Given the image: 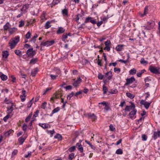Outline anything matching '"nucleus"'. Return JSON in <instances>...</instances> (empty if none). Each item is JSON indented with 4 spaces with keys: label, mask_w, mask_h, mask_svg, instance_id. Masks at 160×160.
I'll return each mask as SVG.
<instances>
[{
    "label": "nucleus",
    "mask_w": 160,
    "mask_h": 160,
    "mask_svg": "<svg viewBox=\"0 0 160 160\" xmlns=\"http://www.w3.org/2000/svg\"><path fill=\"white\" fill-rule=\"evenodd\" d=\"M19 40L20 37L18 36L12 39L9 42L10 48L11 49L14 48L19 42Z\"/></svg>",
    "instance_id": "f257e3e1"
},
{
    "label": "nucleus",
    "mask_w": 160,
    "mask_h": 160,
    "mask_svg": "<svg viewBox=\"0 0 160 160\" xmlns=\"http://www.w3.org/2000/svg\"><path fill=\"white\" fill-rule=\"evenodd\" d=\"M149 69L151 72L157 74L159 72V68L152 65L149 67Z\"/></svg>",
    "instance_id": "f03ea898"
},
{
    "label": "nucleus",
    "mask_w": 160,
    "mask_h": 160,
    "mask_svg": "<svg viewBox=\"0 0 160 160\" xmlns=\"http://www.w3.org/2000/svg\"><path fill=\"white\" fill-rule=\"evenodd\" d=\"M35 52L32 48H30L27 51V54L28 57H32L35 54Z\"/></svg>",
    "instance_id": "7ed1b4c3"
},
{
    "label": "nucleus",
    "mask_w": 160,
    "mask_h": 160,
    "mask_svg": "<svg viewBox=\"0 0 160 160\" xmlns=\"http://www.w3.org/2000/svg\"><path fill=\"white\" fill-rule=\"evenodd\" d=\"M140 103L141 104L144 105L145 108L148 109L149 108L151 102H145V100H142Z\"/></svg>",
    "instance_id": "20e7f679"
},
{
    "label": "nucleus",
    "mask_w": 160,
    "mask_h": 160,
    "mask_svg": "<svg viewBox=\"0 0 160 160\" xmlns=\"http://www.w3.org/2000/svg\"><path fill=\"white\" fill-rule=\"evenodd\" d=\"M147 23L149 26L148 27H146V29L148 30H150L151 28H152L155 24L154 22L152 20H150Z\"/></svg>",
    "instance_id": "39448f33"
},
{
    "label": "nucleus",
    "mask_w": 160,
    "mask_h": 160,
    "mask_svg": "<svg viewBox=\"0 0 160 160\" xmlns=\"http://www.w3.org/2000/svg\"><path fill=\"white\" fill-rule=\"evenodd\" d=\"M89 22L93 24H95L96 23L95 19H93L92 20L91 17H88L86 18L85 23H87Z\"/></svg>",
    "instance_id": "423d86ee"
},
{
    "label": "nucleus",
    "mask_w": 160,
    "mask_h": 160,
    "mask_svg": "<svg viewBox=\"0 0 160 160\" xmlns=\"http://www.w3.org/2000/svg\"><path fill=\"white\" fill-rule=\"evenodd\" d=\"M82 82V79L80 78H78L77 80L74 81L73 85L74 87H77L79 85V84Z\"/></svg>",
    "instance_id": "0eeeda50"
},
{
    "label": "nucleus",
    "mask_w": 160,
    "mask_h": 160,
    "mask_svg": "<svg viewBox=\"0 0 160 160\" xmlns=\"http://www.w3.org/2000/svg\"><path fill=\"white\" fill-rule=\"evenodd\" d=\"M54 42H55L54 40L48 41L44 42L42 44V45L43 46L48 47L52 45Z\"/></svg>",
    "instance_id": "6e6552de"
},
{
    "label": "nucleus",
    "mask_w": 160,
    "mask_h": 160,
    "mask_svg": "<svg viewBox=\"0 0 160 160\" xmlns=\"http://www.w3.org/2000/svg\"><path fill=\"white\" fill-rule=\"evenodd\" d=\"M135 79L133 77H131V78H127L126 79V85H128L133 83Z\"/></svg>",
    "instance_id": "1a4fd4ad"
},
{
    "label": "nucleus",
    "mask_w": 160,
    "mask_h": 160,
    "mask_svg": "<svg viewBox=\"0 0 160 160\" xmlns=\"http://www.w3.org/2000/svg\"><path fill=\"white\" fill-rule=\"evenodd\" d=\"M148 7L146 6L144 8L143 13H140L139 15L141 17H144L148 13Z\"/></svg>",
    "instance_id": "9d476101"
},
{
    "label": "nucleus",
    "mask_w": 160,
    "mask_h": 160,
    "mask_svg": "<svg viewBox=\"0 0 160 160\" xmlns=\"http://www.w3.org/2000/svg\"><path fill=\"white\" fill-rule=\"evenodd\" d=\"M13 104L10 105V106L7 107V112L8 114L11 113L14 110Z\"/></svg>",
    "instance_id": "9b49d317"
},
{
    "label": "nucleus",
    "mask_w": 160,
    "mask_h": 160,
    "mask_svg": "<svg viewBox=\"0 0 160 160\" xmlns=\"http://www.w3.org/2000/svg\"><path fill=\"white\" fill-rule=\"evenodd\" d=\"M76 147H77L78 150L81 152H82L83 151V148L82 145L79 143H77L76 144Z\"/></svg>",
    "instance_id": "f8f14e48"
},
{
    "label": "nucleus",
    "mask_w": 160,
    "mask_h": 160,
    "mask_svg": "<svg viewBox=\"0 0 160 160\" xmlns=\"http://www.w3.org/2000/svg\"><path fill=\"white\" fill-rule=\"evenodd\" d=\"M26 95V91L25 90H22V94L20 95V97L21 98V100L22 102L24 101L25 100Z\"/></svg>",
    "instance_id": "ddd939ff"
},
{
    "label": "nucleus",
    "mask_w": 160,
    "mask_h": 160,
    "mask_svg": "<svg viewBox=\"0 0 160 160\" xmlns=\"http://www.w3.org/2000/svg\"><path fill=\"white\" fill-rule=\"evenodd\" d=\"M158 137L160 138V131H158L157 132H154L153 136V138L155 139H156Z\"/></svg>",
    "instance_id": "4468645a"
},
{
    "label": "nucleus",
    "mask_w": 160,
    "mask_h": 160,
    "mask_svg": "<svg viewBox=\"0 0 160 160\" xmlns=\"http://www.w3.org/2000/svg\"><path fill=\"white\" fill-rule=\"evenodd\" d=\"M60 97V95L59 94L56 93L53 95V96L50 98L51 100L54 101L55 99L58 98Z\"/></svg>",
    "instance_id": "2eb2a0df"
},
{
    "label": "nucleus",
    "mask_w": 160,
    "mask_h": 160,
    "mask_svg": "<svg viewBox=\"0 0 160 160\" xmlns=\"http://www.w3.org/2000/svg\"><path fill=\"white\" fill-rule=\"evenodd\" d=\"M135 108V106L133 103L132 104L131 106H127L125 110L128 111H130L131 110L134 109Z\"/></svg>",
    "instance_id": "dca6fc26"
},
{
    "label": "nucleus",
    "mask_w": 160,
    "mask_h": 160,
    "mask_svg": "<svg viewBox=\"0 0 160 160\" xmlns=\"http://www.w3.org/2000/svg\"><path fill=\"white\" fill-rule=\"evenodd\" d=\"M124 45H118L116 48V50L118 51H121L123 50Z\"/></svg>",
    "instance_id": "f3484780"
},
{
    "label": "nucleus",
    "mask_w": 160,
    "mask_h": 160,
    "mask_svg": "<svg viewBox=\"0 0 160 160\" xmlns=\"http://www.w3.org/2000/svg\"><path fill=\"white\" fill-rule=\"evenodd\" d=\"M65 31V30L64 28L62 27H59L58 30L57 31V34H60L63 33Z\"/></svg>",
    "instance_id": "a211bd4d"
},
{
    "label": "nucleus",
    "mask_w": 160,
    "mask_h": 160,
    "mask_svg": "<svg viewBox=\"0 0 160 160\" xmlns=\"http://www.w3.org/2000/svg\"><path fill=\"white\" fill-rule=\"evenodd\" d=\"M39 125L43 128H48L50 127L49 124L46 123H39Z\"/></svg>",
    "instance_id": "6ab92c4d"
},
{
    "label": "nucleus",
    "mask_w": 160,
    "mask_h": 160,
    "mask_svg": "<svg viewBox=\"0 0 160 160\" xmlns=\"http://www.w3.org/2000/svg\"><path fill=\"white\" fill-rule=\"evenodd\" d=\"M0 77L3 81H6L8 79L7 76L1 72H0Z\"/></svg>",
    "instance_id": "aec40b11"
},
{
    "label": "nucleus",
    "mask_w": 160,
    "mask_h": 160,
    "mask_svg": "<svg viewBox=\"0 0 160 160\" xmlns=\"http://www.w3.org/2000/svg\"><path fill=\"white\" fill-rule=\"evenodd\" d=\"M133 110L130 112L129 114V116L130 118H132L136 114L137 112V110L135 109H133Z\"/></svg>",
    "instance_id": "412c9836"
},
{
    "label": "nucleus",
    "mask_w": 160,
    "mask_h": 160,
    "mask_svg": "<svg viewBox=\"0 0 160 160\" xmlns=\"http://www.w3.org/2000/svg\"><path fill=\"white\" fill-rule=\"evenodd\" d=\"M10 24L8 22H7L5 25L3 26V29L4 31H7L10 28Z\"/></svg>",
    "instance_id": "4be33fe9"
},
{
    "label": "nucleus",
    "mask_w": 160,
    "mask_h": 160,
    "mask_svg": "<svg viewBox=\"0 0 160 160\" xmlns=\"http://www.w3.org/2000/svg\"><path fill=\"white\" fill-rule=\"evenodd\" d=\"M41 18L42 22H43L47 19L46 13L45 12H43L41 16Z\"/></svg>",
    "instance_id": "5701e85b"
},
{
    "label": "nucleus",
    "mask_w": 160,
    "mask_h": 160,
    "mask_svg": "<svg viewBox=\"0 0 160 160\" xmlns=\"http://www.w3.org/2000/svg\"><path fill=\"white\" fill-rule=\"evenodd\" d=\"M17 30V28H16L13 27L12 28H10L9 29L8 31L9 33L10 34H13L14 32H15Z\"/></svg>",
    "instance_id": "b1692460"
},
{
    "label": "nucleus",
    "mask_w": 160,
    "mask_h": 160,
    "mask_svg": "<svg viewBox=\"0 0 160 160\" xmlns=\"http://www.w3.org/2000/svg\"><path fill=\"white\" fill-rule=\"evenodd\" d=\"M112 75V72H109L106 73L105 76L106 77H107L109 80H110L111 79Z\"/></svg>",
    "instance_id": "393cba45"
},
{
    "label": "nucleus",
    "mask_w": 160,
    "mask_h": 160,
    "mask_svg": "<svg viewBox=\"0 0 160 160\" xmlns=\"http://www.w3.org/2000/svg\"><path fill=\"white\" fill-rule=\"evenodd\" d=\"M4 102L7 104H9L11 105V104H13V103L12 102V101L10 99H8L7 98H6L5 99L4 101Z\"/></svg>",
    "instance_id": "a878e982"
},
{
    "label": "nucleus",
    "mask_w": 160,
    "mask_h": 160,
    "mask_svg": "<svg viewBox=\"0 0 160 160\" xmlns=\"http://www.w3.org/2000/svg\"><path fill=\"white\" fill-rule=\"evenodd\" d=\"M8 55V53L7 51H4L2 52V56L4 58H7Z\"/></svg>",
    "instance_id": "bb28decb"
},
{
    "label": "nucleus",
    "mask_w": 160,
    "mask_h": 160,
    "mask_svg": "<svg viewBox=\"0 0 160 160\" xmlns=\"http://www.w3.org/2000/svg\"><path fill=\"white\" fill-rule=\"evenodd\" d=\"M29 5H24L22 9V11L23 12H25L27 11V10L29 8Z\"/></svg>",
    "instance_id": "cd10ccee"
},
{
    "label": "nucleus",
    "mask_w": 160,
    "mask_h": 160,
    "mask_svg": "<svg viewBox=\"0 0 160 160\" xmlns=\"http://www.w3.org/2000/svg\"><path fill=\"white\" fill-rule=\"evenodd\" d=\"M38 70V69L37 68H34L32 71L31 75L33 77L35 76L37 73Z\"/></svg>",
    "instance_id": "c85d7f7f"
},
{
    "label": "nucleus",
    "mask_w": 160,
    "mask_h": 160,
    "mask_svg": "<svg viewBox=\"0 0 160 160\" xmlns=\"http://www.w3.org/2000/svg\"><path fill=\"white\" fill-rule=\"evenodd\" d=\"M88 116L89 118L92 119L93 120H95L96 119V116L93 113L89 114L88 115Z\"/></svg>",
    "instance_id": "c756f323"
},
{
    "label": "nucleus",
    "mask_w": 160,
    "mask_h": 160,
    "mask_svg": "<svg viewBox=\"0 0 160 160\" xmlns=\"http://www.w3.org/2000/svg\"><path fill=\"white\" fill-rule=\"evenodd\" d=\"M26 138L21 137L18 139V143L19 144H22L24 142Z\"/></svg>",
    "instance_id": "7c9ffc66"
},
{
    "label": "nucleus",
    "mask_w": 160,
    "mask_h": 160,
    "mask_svg": "<svg viewBox=\"0 0 160 160\" xmlns=\"http://www.w3.org/2000/svg\"><path fill=\"white\" fill-rule=\"evenodd\" d=\"M47 133L48 134H50V137H52L53 134L55 133L54 130L53 129L52 130H47L46 131Z\"/></svg>",
    "instance_id": "2f4dec72"
},
{
    "label": "nucleus",
    "mask_w": 160,
    "mask_h": 160,
    "mask_svg": "<svg viewBox=\"0 0 160 160\" xmlns=\"http://www.w3.org/2000/svg\"><path fill=\"white\" fill-rule=\"evenodd\" d=\"M145 72H146V70L145 69L142 70L140 72L137 73V75L138 77H140L141 76L142 74Z\"/></svg>",
    "instance_id": "473e14b6"
},
{
    "label": "nucleus",
    "mask_w": 160,
    "mask_h": 160,
    "mask_svg": "<svg viewBox=\"0 0 160 160\" xmlns=\"http://www.w3.org/2000/svg\"><path fill=\"white\" fill-rule=\"evenodd\" d=\"M51 22L50 21H48L46 23L45 26V28L48 29L51 27Z\"/></svg>",
    "instance_id": "72a5a7b5"
},
{
    "label": "nucleus",
    "mask_w": 160,
    "mask_h": 160,
    "mask_svg": "<svg viewBox=\"0 0 160 160\" xmlns=\"http://www.w3.org/2000/svg\"><path fill=\"white\" fill-rule=\"evenodd\" d=\"M54 138L56 139H58L59 140H61L62 137L60 134H57L54 136Z\"/></svg>",
    "instance_id": "f704fd0d"
},
{
    "label": "nucleus",
    "mask_w": 160,
    "mask_h": 160,
    "mask_svg": "<svg viewBox=\"0 0 160 160\" xmlns=\"http://www.w3.org/2000/svg\"><path fill=\"white\" fill-rule=\"evenodd\" d=\"M60 110V108L59 107H57L54 108L52 111V114H53L55 113L58 112Z\"/></svg>",
    "instance_id": "c9c22d12"
},
{
    "label": "nucleus",
    "mask_w": 160,
    "mask_h": 160,
    "mask_svg": "<svg viewBox=\"0 0 160 160\" xmlns=\"http://www.w3.org/2000/svg\"><path fill=\"white\" fill-rule=\"evenodd\" d=\"M15 53L19 57L22 56V52L19 50H15L14 51Z\"/></svg>",
    "instance_id": "e433bc0d"
},
{
    "label": "nucleus",
    "mask_w": 160,
    "mask_h": 160,
    "mask_svg": "<svg viewBox=\"0 0 160 160\" xmlns=\"http://www.w3.org/2000/svg\"><path fill=\"white\" fill-rule=\"evenodd\" d=\"M126 95L128 97L131 99H133L134 97V95L129 92H127Z\"/></svg>",
    "instance_id": "4c0bfd02"
},
{
    "label": "nucleus",
    "mask_w": 160,
    "mask_h": 160,
    "mask_svg": "<svg viewBox=\"0 0 160 160\" xmlns=\"http://www.w3.org/2000/svg\"><path fill=\"white\" fill-rule=\"evenodd\" d=\"M34 98H33L30 101H29L27 104V107L28 108H31L32 104V101H33Z\"/></svg>",
    "instance_id": "58836bf2"
},
{
    "label": "nucleus",
    "mask_w": 160,
    "mask_h": 160,
    "mask_svg": "<svg viewBox=\"0 0 160 160\" xmlns=\"http://www.w3.org/2000/svg\"><path fill=\"white\" fill-rule=\"evenodd\" d=\"M13 131L10 130L4 133V135L5 137L8 136Z\"/></svg>",
    "instance_id": "ea45409f"
},
{
    "label": "nucleus",
    "mask_w": 160,
    "mask_h": 160,
    "mask_svg": "<svg viewBox=\"0 0 160 160\" xmlns=\"http://www.w3.org/2000/svg\"><path fill=\"white\" fill-rule=\"evenodd\" d=\"M136 70L134 68H133V69H131L129 71V72L130 74L132 75H133L136 73Z\"/></svg>",
    "instance_id": "a19ab883"
},
{
    "label": "nucleus",
    "mask_w": 160,
    "mask_h": 160,
    "mask_svg": "<svg viewBox=\"0 0 160 160\" xmlns=\"http://www.w3.org/2000/svg\"><path fill=\"white\" fill-rule=\"evenodd\" d=\"M122 150L120 148L118 149L116 151V153L117 154H122Z\"/></svg>",
    "instance_id": "79ce46f5"
},
{
    "label": "nucleus",
    "mask_w": 160,
    "mask_h": 160,
    "mask_svg": "<svg viewBox=\"0 0 160 160\" xmlns=\"http://www.w3.org/2000/svg\"><path fill=\"white\" fill-rule=\"evenodd\" d=\"M75 154L74 153H72L69 155L68 159L70 160H72L74 157Z\"/></svg>",
    "instance_id": "37998d69"
},
{
    "label": "nucleus",
    "mask_w": 160,
    "mask_h": 160,
    "mask_svg": "<svg viewBox=\"0 0 160 160\" xmlns=\"http://www.w3.org/2000/svg\"><path fill=\"white\" fill-rule=\"evenodd\" d=\"M38 37V36L37 34H35L33 37L30 40V42H35L36 41V38Z\"/></svg>",
    "instance_id": "c03bdc74"
},
{
    "label": "nucleus",
    "mask_w": 160,
    "mask_h": 160,
    "mask_svg": "<svg viewBox=\"0 0 160 160\" xmlns=\"http://www.w3.org/2000/svg\"><path fill=\"white\" fill-rule=\"evenodd\" d=\"M85 142L88 144L89 146L92 149H95V147L94 146L92 145L87 140H85Z\"/></svg>",
    "instance_id": "a18cd8bd"
},
{
    "label": "nucleus",
    "mask_w": 160,
    "mask_h": 160,
    "mask_svg": "<svg viewBox=\"0 0 160 160\" xmlns=\"http://www.w3.org/2000/svg\"><path fill=\"white\" fill-rule=\"evenodd\" d=\"M140 62L142 64H146L148 63V62L145 61L143 58H142L141 59Z\"/></svg>",
    "instance_id": "49530a36"
},
{
    "label": "nucleus",
    "mask_w": 160,
    "mask_h": 160,
    "mask_svg": "<svg viewBox=\"0 0 160 160\" xmlns=\"http://www.w3.org/2000/svg\"><path fill=\"white\" fill-rule=\"evenodd\" d=\"M68 37V35L66 34H64L62 36V40L65 42H66V39Z\"/></svg>",
    "instance_id": "de8ad7c7"
},
{
    "label": "nucleus",
    "mask_w": 160,
    "mask_h": 160,
    "mask_svg": "<svg viewBox=\"0 0 160 160\" xmlns=\"http://www.w3.org/2000/svg\"><path fill=\"white\" fill-rule=\"evenodd\" d=\"M37 58H33L32 59L30 62V64L33 63L35 64L37 61Z\"/></svg>",
    "instance_id": "09e8293b"
},
{
    "label": "nucleus",
    "mask_w": 160,
    "mask_h": 160,
    "mask_svg": "<svg viewBox=\"0 0 160 160\" xmlns=\"http://www.w3.org/2000/svg\"><path fill=\"white\" fill-rule=\"evenodd\" d=\"M32 115V113H31L29 114L28 116L25 119V122H28L30 119Z\"/></svg>",
    "instance_id": "8fccbe9b"
},
{
    "label": "nucleus",
    "mask_w": 160,
    "mask_h": 160,
    "mask_svg": "<svg viewBox=\"0 0 160 160\" xmlns=\"http://www.w3.org/2000/svg\"><path fill=\"white\" fill-rule=\"evenodd\" d=\"M62 14L64 16L68 15V11L66 9H64L62 11Z\"/></svg>",
    "instance_id": "3c124183"
},
{
    "label": "nucleus",
    "mask_w": 160,
    "mask_h": 160,
    "mask_svg": "<svg viewBox=\"0 0 160 160\" xmlns=\"http://www.w3.org/2000/svg\"><path fill=\"white\" fill-rule=\"evenodd\" d=\"M31 33L30 32H28L26 35V38L28 39L30 38L31 36Z\"/></svg>",
    "instance_id": "603ef678"
},
{
    "label": "nucleus",
    "mask_w": 160,
    "mask_h": 160,
    "mask_svg": "<svg viewBox=\"0 0 160 160\" xmlns=\"http://www.w3.org/2000/svg\"><path fill=\"white\" fill-rule=\"evenodd\" d=\"M108 18V17H101V18L102 20V22H106L107 21V19Z\"/></svg>",
    "instance_id": "864d4df0"
},
{
    "label": "nucleus",
    "mask_w": 160,
    "mask_h": 160,
    "mask_svg": "<svg viewBox=\"0 0 160 160\" xmlns=\"http://www.w3.org/2000/svg\"><path fill=\"white\" fill-rule=\"evenodd\" d=\"M50 76L52 80H54L56 79V78L58 76V75L50 74Z\"/></svg>",
    "instance_id": "5fc2aeb1"
},
{
    "label": "nucleus",
    "mask_w": 160,
    "mask_h": 160,
    "mask_svg": "<svg viewBox=\"0 0 160 160\" xmlns=\"http://www.w3.org/2000/svg\"><path fill=\"white\" fill-rule=\"evenodd\" d=\"M76 147L75 146H73L72 147H71L70 148H69L68 149V151L70 152H72L74 151V150L75 149Z\"/></svg>",
    "instance_id": "6e6d98bb"
},
{
    "label": "nucleus",
    "mask_w": 160,
    "mask_h": 160,
    "mask_svg": "<svg viewBox=\"0 0 160 160\" xmlns=\"http://www.w3.org/2000/svg\"><path fill=\"white\" fill-rule=\"evenodd\" d=\"M60 0H53L52 4L53 5L58 4L60 2Z\"/></svg>",
    "instance_id": "4d7b16f0"
},
{
    "label": "nucleus",
    "mask_w": 160,
    "mask_h": 160,
    "mask_svg": "<svg viewBox=\"0 0 160 160\" xmlns=\"http://www.w3.org/2000/svg\"><path fill=\"white\" fill-rule=\"evenodd\" d=\"M104 43L106 46H109L111 44V42L110 41L108 40L106 41Z\"/></svg>",
    "instance_id": "13d9d810"
},
{
    "label": "nucleus",
    "mask_w": 160,
    "mask_h": 160,
    "mask_svg": "<svg viewBox=\"0 0 160 160\" xmlns=\"http://www.w3.org/2000/svg\"><path fill=\"white\" fill-rule=\"evenodd\" d=\"M18 152V150L17 149L14 150L12 153V156L16 155Z\"/></svg>",
    "instance_id": "bf43d9fd"
},
{
    "label": "nucleus",
    "mask_w": 160,
    "mask_h": 160,
    "mask_svg": "<svg viewBox=\"0 0 160 160\" xmlns=\"http://www.w3.org/2000/svg\"><path fill=\"white\" fill-rule=\"evenodd\" d=\"M109 128H110V130L111 131H114L115 129V128H114V127L112 125V124H111L109 126Z\"/></svg>",
    "instance_id": "052dcab7"
},
{
    "label": "nucleus",
    "mask_w": 160,
    "mask_h": 160,
    "mask_svg": "<svg viewBox=\"0 0 160 160\" xmlns=\"http://www.w3.org/2000/svg\"><path fill=\"white\" fill-rule=\"evenodd\" d=\"M10 115L8 114L6 116H5L3 118V120L5 122H6L8 119L9 118Z\"/></svg>",
    "instance_id": "680f3d73"
},
{
    "label": "nucleus",
    "mask_w": 160,
    "mask_h": 160,
    "mask_svg": "<svg viewBox=\"0 0 160 160\" xmlns=\"http://www.w3.org/2000/svg\"><path fill=\"white\" fill-rule=\"evenodd\" d=\"M47 104V103L45 102H44L42 103V104L41 107L42 108L45 109L46 108V105Z\"/></svg>",
    "instance_id": "e2e57ef3"
},
{
    "label": "nucleus",
    "mask_w": 160,
    "mask_h": 160,
    "mask_svg": "<svg viewBox=\"0 0 160 160\" xmlns=\"http://www.w3.org/2000/svg\"><path fill=\"white\" fill-rule=\"evenodd\" d=\"M142 140L144 141H146L147 139V137L145 135H142Z\"/></svg>",
    "instance_id": "0e129e2a"
},
{
    "label": "nucleus",
    "mask_w": 160,
    "mask_h": 160,
    "mask_svg": "<svg viewBox=\"0 0 160 160\" xmlns=\"http://www.w3.org/2000/svg\"><path fill=\"white\" fill-rule=\"evenodd\" d=\"M114 72H117L118 73H119L120 71V68H114Z\"/></svg>",
    "instance_id": "69168bd1"
},
{
    "label": "nucleus",
    "mask_w": 160,
    "mask_h": 160,
    "mask_svg": "<svg viewBox=\"0 0 160 160\" xmlns=\"http://www.w3.org/2000/svg\"><path fill=\"white\" fill-rule=\"evenodd\" d=\"M74 94V92H72L69 95H68L67 96V98L68 99H70L73 96Z\"/></svg>",
    "instance_id": "338daca9"
},
{
    "label": "nucleus",
    "mask_w": 160,
    "mask_h": 160,
    "mask_svg": "<svg viewBox=\"0 0 160 160\" xmlns=\"http://www.w3.org/2000/svg\"><path fill=\"white\" fill-rule=\"evenodd\" d=\"M98 78L99 79L102 80L103 78V76L101 74L99 73L98 75Z\"/></svg>",
    "instance_id": "774afa93"
}]
</instances>
